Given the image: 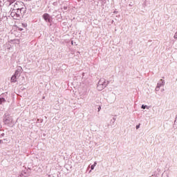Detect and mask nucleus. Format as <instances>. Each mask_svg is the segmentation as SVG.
Here are the masks:
<instances>
[{
    "label": "nucleus",
    "instance_id": "obj_1",
    "mask_svg": "<svg viewBox=\"0 0 177 177\" xmlns=\"http://www.w3.org/2000/svg\"><path fill=\"white\" fill-rule=\"evenodd\" d=\"M16 0H9V6L11 10H19V12H26V9L24 8V3L21 1L15 2Z\"/></svg>",
    "mask_w": 177,
    "mask_h": 177
},
{
    "label": "nucleus",
    "instance_id": "obj_2",
    "mask_svg": "<svg viewBox=\"0 0 177 177\" xmlns=\"http://www.w3.org/2000/svg\"><path fill=\"white\" fill-rule=\"evenodd\" d=\"M10 13L12 19H14L15 20H20V19H21V17L24 16L25 12L23 11L10 10Z\"/></svg>",
    "mask_w": 177,
    "mask_h": 177
},
{
    "label": "nucleus",
    "instance_id": "obj_3",
    "mask_svg": "<svg viewBox=\"0 0 177 177\" xmlns=\"http://www.w3.org/2000/svg\"><path fill=\"white\" fill-rule=\"evenodd\" d=\"M107 85H109V82H106V80L102 78L99 80L97 88L99 91H103V89H104Z\"/></svg>",
    "mask_w": 177,
    "mask_h": 177
},
{
    "label": "nucleus",
    "instance_id": "obj_4",
    "mask_svg": "<svg viewBox=\"0 0 177 177\" xmlns=\"http://www.w3.org/2000/svg\"><path fill=\"white\" fill-rule=\"evenodd\" d=\"M12 121L13 119L12 118L10 115L8 113L4 114L3 122H4L6 125H9V124H12Z\"/></svg>",
    "mask_w": 177,
    "mask_h": 177
},
{
    "label": "nucleus",
    "instance_id": "obj_5",
    "mask_svg": "<svg viewBox=\"0 0 177 177\" xmlns=\"http://www.w3.org/2000/svg\"><path fill=\"white\" fill-rule=\"evenodd\" d=\"M81 99H83L85 100L86 99V96H88V92H86V90H84L83 91H81L80 93Z\"/></svg>",
    "mask_w": 177,
    "mask_h": 177
},
{
    "label": "nucleus",
    "instance_id": "obj_6",
    "mask_svg": "<svg viewBox=\"0 0 177 177\" xmlns=\"http://www.w3.org/2000/svg\"><path fill=\"white\" fill-rule=\"evenodd\" d=\"M43 19H44L45 21H47L48 23H50V15L48 13H45L43 15Z\"/></svg>",
    "mask_w": 177,
    "mask_h": 177
},
{
    "label": "nucleus",
    "instance_id": "obj_7",
    "mask_svg": "<svg viewBox=\"0 0 177 177\" xmlns=\"http://www.w3.org/2000/svg\"><path fill=\"white\" fill-rule=\"evenodd\" d=\"M23 72V68H19L15 73L14 75H15L16 77H20V74H21V73Z\"/></svg>",
    "mask_w": 177,
    "mask_h": 177
},
{
    "label": "nucleus",
    "instance_id": "obj_8",
    "mask_svg": "<svg viewBox=\"0 0 177 177\" xmlns=\"http://www.w3.org/2000/svg\"><path fill=\"white\" fill-rule=\"evenodd\" d=\"M160 172H161V169H157L155 171L153 172L152 176L158 177V176H160Z\"/></svg>",
    "mask_w": 177,
    "mask_h": 177
},
{
    "label": "nucleus",
    "instance_id": "obj_9",
    "mask_svg": "<svg viewBox=\"0 0 177 177\" xmlns=\"http://www.w3.org/2000/svg\"><path fill=\"white\" fill-rule=\"evenodd\" d=\"M164 85H165V81L162 79H161L157 84V86L160 88L161 86H164Z\"/></svg>",
    "mask_w": 177,
    "mask_h": 177
},
{
    "label": "nucleus",
    "instance_id": "obj_10",
    "mask_svg": "<svg viewBox=\"0 0 177 177\" xmlns=\"http://www.w3.org/2000/svg\"><path fill=\"white\" fill-rule=\"evenodd\" d=\"M19 79V77L16 76L15 75H13L12 77H11V82H17V80Z\"/></svg>",
    "mask_w": 177,
    "mask_h": 177
},
{
    "label": "nucleus",
    "instance_id": "obj_11",
    "mask_svg": "<svg viewBox=\"0 0 177 177\" xmlns=\"http://www.w3.org/2000/svg\"><path fill=\"white\" fill-rule=\"evenodd\" d=\"M6 102V100L3 98V97H0V104H2V103H5Z\"/></svg>",
    "mask_w": 177,
    "mask_h": 177
},
{
    "label": "nucleus",
    "instance_id": "obj_12",
    "mask_svg": "<svg viewBox=\"0 0 177 177\" xmlns=\"http://www.w3.org/2000/svg\"><path fill=\"white\" fill-rule=\"evenodd\" d=\"M141 109H142L143 110H145V109H149V106H147V105L142 104V105L141 106Z\"/></svg>",
    "mask_w": 177,
    "mask_h": 177
},
{
    "label": "nucleus",
    "instance_id": "obj_13",
    "mask_svg": "<svg viewBox=\"0 0 177 177\" xmlns=\"http://www.w3.org/2000/svg\"><path fill=\"white\" fill-rule=\"evenodd\" d=\"M162 177H169V175H168V173L165 172V173H163V174H162Z\"/></svg>",
    "mask_w": 177,
    "mask_h": 177
},
{
    "label": "nucleus",
    "instance_id": "obj_14",
    "mask_svg": "<svg viewBox=\"0 0 177 177\" xmlns=\"http://www.w3.org/2000/svg\"><path fill=\"white\" fill-rule=\"evenodd\" d=\"M18 177H26V174L21 173V174H20L18 176Z\"/></svg>",
    "mask_w": 177,
    "mask_h": 177
},
{
    "label": "nucleus",
    "instance_id": "obj_15",
    "mask_svg": "<svg viewBox=\"0 0 177 177\" xmlns=\"http://www.w3.org/2000/svg\"><path fill=\"white\" fill-rule=\"evenodd\" d=\"M160 86H156V91H160Z\"/></svg>",
    "mask_w": 177,
    "mask_h": 177
},
{
    "label": "nucleus",
    "instance_id": "obj_16",
    "mask_svg": "<svg viewBox=\"0 0 177 177\" xmlns=\"http://www.w3.org/2000/svg\"><path fill=\"white\" fill-rule=\"evenodd\" d=\"M102 1V5H104V3H106L107 0H101Z\"/></svg>",
    "mask_w": 177,
    "mask_h": 177
},
{
    "label": "nucleus",
    "instance_id": "obj_17",
    "mask_svg": "<svg viewBox=\"0 0 177 177\" xmlns=\"http://www.w3.org/2000/svg\"><path fill=\"white\" fill-rule=\"evenodd\" d=\"M91 171L93 170V169H95V165H92L91 166Z\"/></svg>",
    "mask_w": 177,
    "mask_h": 177
},
{
    "label": "nucleus",
    "instance_id": "obj_18",
    "mask_svg": "<svg viewBox=\"0 0 177 177\" xmlns=\"http://www.w3.org/2000/svg\"><path fill=\"white\" fill-rule=\"evenodd\" d=\"M136 129H139L140 128V124H139L138 125H136Z\"/></svg>",
    "mask_w": 177,
    "mask_h": 177
},
{
    "label": "nucleus",
    "instance_id": "obj_19",
    "mask_svg": "<svg viewBox=\"0 0 177 177\" xmlns=\"http://www.w3.org/2000/svg\"><path fill=\"white\" fill-rule=\"evenodd\" d=\"M3 136H5V133H1V134L0 135V138H3Z\"/></svg>",
    "mask_w": 177,
    "mask_h": 177
},
{
    "label": "nucleus",
    "instance_id": "obj_20",
    "mask_svg": "<svg viewBox=\"0 0 177 177\" xmlns=\"http://www.w3.org/2000/svg\"><path fill=\"white\" fill-rule=\"evenodd\" d=\"M174 39H177V35H176V33L174 34Z\"/></svg>",
    "mask_w": 177,
    "mask_h": 177
},
{
    "label": "nucleus",
    "instance_id": "obj_21",
    "mask_svg": "<svg viewBox=\"0 0 177 177\" xmlns=\"http://www.w3.org/2000/svg\"><path fill=\"white\" fill-rule=\"evenodd\" d=\"M0 8H2V1H0Z\"/></svg>",
    "mask_w": 177,
    "mask_h": 177
},
{
    "label": "nucleus",
    "instance_id": "obj_22",
    "mask_svg": "<svg viewBox=\"0 0 177 177\" xmlns=\"http://www.w3.org/2000/svg\"><path fill=\"white\" fill-rule=\"evenodd\" d=\"M102 110V106L98 107V111H100Z\"/></svg>",
    "mask_w": 177,
    "mask_h": 177
},
{
    "label": "nucleus",
    "instance_id": "obj_23",
    "mask_svg": "<svg viewBox=\"0 0 177 177\" xmlns=\"http://www.w3.org/2000/svg\"><path fill=\"white\" fill-rule=\"evenodd\" d=\"M2 143H3V140H0V145H2Z\"/></svg>",
    "mask_w": 177,
    "mask_h": 177
},
{
    "label": "nucleus",
    "instance_id": "obj_24",
    "mask_svg": "<svg viewBox=\"0 0 177 177\" xmlns=\"http://www.w3.org/2000/svg\"><path fill=\"white\" fill-rule=\"evenodd\" d=\"M97 164V162H95L93 165H94V167H96Z\"/></svg>",
    "mask_w": 177,
    "mask_h": 177
},
{
    "label": "nucleus",
    "instance_id": "obj_25",
    "mask_svg": "<svg viewBox=\"0 0 177 177\" xmlns=\"http://www.w3.org/2000/svg\"><path fill=\"white\" fill-rule=\"evenodd\" d=\"M64 9L65 10H67V7H64Z\"/></svg>",
    "mask_w": 177,
    "mask_h": 177
},
{
    "label": "nucleus",
    "instance_id": "obj_26",
    "mask_svg": "<svg viewBox=\"0 0 177 177\" xmlns=\"http://www.w3.org/2000/svg\"><path fill=\"white\" fill-rule=\"evenodd\" d=\"M56 4H57V3H54V5H56Z\"/></svg>",
    "mask_w": 177,
    "mask_h": 177
},
{
    "label": "nucleus",
    "instance_id": "obj_27",
    "mask_svg": "<svg viewBox=\"0 0 177 177\" xmlns=\"http://www.w3.org/2000/svg\"><path fill=\"white\" fill-rule=\"evenodd\" d=\"M56 4H57V3H54V5H56Z\"/></svg>",
    "mask_w": 177,
    "mask_h": 177
},
{
    "label": "nucleus",
    "instance_id": "obj_28",
    "mask_svg": "<svg viewBox=\"0 0 177 177\" xmlns=\"http://www.w3.org/2000/svg\"><path fill=\"white\" fill-rule=\"evenodd\" d=\"M1 111H2V110L0 109V113H1Z\"/></svg>",
    "mask_w": 177,
    "mask_h": 177
}]
</instances>
